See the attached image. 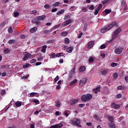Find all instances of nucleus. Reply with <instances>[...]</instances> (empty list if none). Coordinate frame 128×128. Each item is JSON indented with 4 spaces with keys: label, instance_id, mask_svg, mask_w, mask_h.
<instances>
[{
    "label": "nucleus",
    "instance_id": "nucleus-1",
    "mask_svg": "<svg viewBox=\"0 0 128 128\" xmlns=\"http://www.w3.org/2000/svg\"><path fill=\"white\" fill-rule=\"evenodd\" d=\"M92 98V95L90 94L82 95L81 97V100H82V102H84L90 100Z\"/></svg>",
    "mask_w": 128,
    "mask_h": 128
},
{
    "label": "nucleus",
    "instance_id": "nucleus-2",
    "mask_svg": "<svg viewBox=\"0 0 128 128\" xmlns=\"http://www.w3.org/2000/svg\"><path fill=\"white\" fill-rule=\"evenodd\" d=\"M72 123L73 126H76L78 128H82V125H80V120L78 118H74L72 120Z\"/></svg>",
    "mask_w": 128,
    "mask_h": 128
},
{
    "label": "nucleus",
    "instance_id": "nucleus-3",
    "mask_svg": "<svg viewBox=\"0 0 128 128\" xmlns=\"http://www.w3.org/2000/svg\"><path fill=\"white\" fill-rule=\"evenodd\" d=\"M120 32H122L121 28H118L116 30V31H114L113 32L112 36V40L116 38V36H118L120 34Z\"/></svg>",
    "mask_w": 128,
    "mask_h": 128
},
{
    "label": "nucleus",
    "instance_id": "nucleus-4",
    "mask_svg": "<svg viewBox=\"0 0 128 128\" xmlns=\"http://www.w3.org/2000/svg\"><path fill=\"white\" fill-rule=\"evenodd\" d=\"M86 82H88V78H83L82 80H80L79 85L80 86H84L86 84Z\"/></svg>",
    "mask_w": 128,
    "mask_h": 128
},
{
    "label": "nucleus",
    "instance_id": "nucleus-5",
    "mask_svg": "<svg viewBox=\"0 0 128 128\" xmlns=\"http://www.w3.org/2000/svg\"><path fill=\"white\" fill-rule=\"evenodd\" d=\"M74 22V20L72 19H68V20H66L64 21L63 23L62 24L64 26H68V24H72Z\"/></svg>",
    "mask_w": 128,
    "mask_h": 128
},
{
    "label": "nucleus",
    "instance_id": "nucleus-6",
    "mask_svg": "<svg viewBox=\"0 0 128 128\" xmlns=\"http://www.w3.org/2000/svg\"><path fill=\"white\" fill-rule=\"evenodd\" d=\"M24 56L22 58L23 62H26V60H28V58H30V56H32V54H30L28 52H25L24 54Z\"/></svg>",
    "mask_w": 128,
    "mask_h": 128
},
{
    "label": "nucleus",
    "instance_id": "nucleus-7",
    "mask_svg": "<svg viewBox=\"0 0 128 128\" xmlns=\"http://www.w3.org/2000/svg\"><path fill=\"white\" fill-rule=\"evenodd\" d=\"M116 22H113L111 24H110L108 26L105 27V28H106V30H107V32H108V30H110V28H112L114 26H116Z\"/></svg>",
    "mask_w": 128,
    "mask_h": 128
},
{
    "label": "nucleus",
    "instance_id": "nucleus-8",
    "mask_svg": "<svg viewBox=\"0 0 128 128\" xmlns=\"http://www.w3.org/2000/svg\"><path fill=\"white\" fill-rule=\"evenodd\" d=\"M116 22H113L111 24H110L108 26L105 27V28H106V30H107V32H108V30H110V28H112L114 26H116Z\"/></svg>",
    "mask_w": 128,
    "mask_h": 128
},
{
    "label": "nucleus",
    "instance_id": "nucleus-9",
    "mask_svg": "<svg viewBox=\"0 0 128 128\" xmlns=\"http://www.w3.org/2000/svg\"><path fill=\"white\" fill-rule=\"evenodd\" d=\"M124 50V48H118L115 49L114 52L116 54H120L122 52V50Z\"/></svg>",
    "mask_w": 128,
    "mask_h": 128
},
{
    "label": "nucleus",
    "instance_id": "nucleus-10",
    "mask_svg": "<svg viewBox=\"0 0 128 128\" xmlns=\"http://www.w3.org/2000/svg\"><path fill=\"white\" fill-rule=\"evenodd\" d=\"M94 42L93 40L90 41L88 44L87 48H92L94 47Z\"/></svg>",
    "mask_w": 128,
    "mask_h": 128
},
{
    "label": "nucleus",
    "instance_id": "nucleus-11",
    "mask_svg": "<svg viewBox=\"0 0 128 128\" xmlns=\"http://www.w3.org/2000/svg\"><path fill=\"white\" fill-rule=\"evenodd\" d=\"M64 124H59L54 126H51L49 128H62Z\"/></svg>",
    "mask_w": 128,
    "mask_h": 128
},
{
    "label": "nucleus",
    "instance_id": "nucleus-12",
    "mask_svg": "<svg viewBox=\"0 0 128 128\" xmlns=\"http://www.w3.org/2000/svg\"><path fill=\"white\" fill-rule=\"evenodd\" d=\"M36 18H37V20H38L39 22H40V20H44L46 18V16L42 15V16H36Z\"/></svg>",
    "mask_w": 128,
    "mask_h": 128
},
{
    "label": "nucleus",
    "instance_id": "nucleus-13",
    "mask_svg": "<svg viewBox=\"0 0 128 128\" xmlns=\"http://www.w3.org/2000/svg\"><path fill=\"white\" fill-rule=\"evenodd\" d=\"M32 24H36L37 26H38L40 24V22L38 20V18H36H36L32 19Z\"/></svg>",
    "mask_w": 128,
    "mask_h": 128
},
{
    "label": "nucleus",
    "instance_id": "nucleus-14",
    "mask_svg": "<svg viewBox=\"0 0 128 128\" xmlns=\"http://www.w3.org/2000/svg\"><path fill=\"white\" fill-rule=\"evenodd\" d=\"M101 74L102 76H106L108 74V68L102 70Z\"/></svg>",
    "mask_w": 128,
    "mask_h": 128
},
{
    "label": "nucleus",
    "instance_id": "nucleus-15",
    "mask_svg": "<svg viewBox=\"0 0 128 128\" xmlns=\"http://www.w3.org/2000/svg\"><path fill=\"white\" fill-rule=\"evenodd\" d=\"M111 106H112V108H120V105L116 104H115V103H112V104H111Z\"/></svg>",
    "mask_w": 128,
    "mask_h": 128
},
{
    "label": "nucleus",
    "instance_id": "nucleus-16",
    "mask_svg": "<svg viewBox=\"0 0 128 128\" xmlns=\"http://www.w3.org/2000/svg\"><path fill=\"white\" fill-rule=\"evenodd\" d=\"M48 48V46L46 45H44L42 46V48L41 50L43 54H44L46 52V48Z\"/></svg>",
    "mask_w": 128,
    "mask_h": 128
},
{
    "label": "nucleus",
    "instance_id": "nucleus-17",
    "mask_svg": "<svg viewBox=\"0 0 128 128\" xmlns=\"http://www.w3.org/2000/svg\"><path fill=\"white\" fill-rule=\"evenodd\" d=\"M112 12V10L110 9H106L103 12L102 14H110Z\"/></svg>",
    "mask_w": 128,
    "mask_h": 128
},
{
    "label": "nucleus",
    "instance_id": "nucleus-18",
    "mask_svg": "<svg viewBox=\"0 0 128 128\" xmlns=\"http://www.w3.org/2000/svg\"><path fill=\"white\" fill-rule=\"evenodd\" d=\"M93 92L96 94L100 92V87L96 88L93 90Z\"/></svg>",
    "mask_w": 128,
    "mask_h": 128
},
{
    "label": "nucleus",
    "instance_id": "nucleus-19",
    "mask_svg": "<svg viewBox=\"0 0 128 128\" xmlns=\"http://www.w3.org/2000/svg\"><path fill=\"white\" fill-rule=\"evenodd\" d=\"M62 54H64V52H60V53L56 54V58H60V56H62V58H66V56H64V55H62Z\"/></svg>",
    "mask_w": 128,
    "mask_h": 128
},
{
    "label": "nucleus",
    "instance_id": "nucleus-20",
    "mask_svg": "<svg viewBox=\"0 0 128 128\" xmlns=\"http://www.w3.org/2000/svg\"><path fill=\"white\" fill-rule=\"evenodd\" d=\"M84 70H86V66H81L80 68L79 72H84Z\"/></svg>",
    "mask_w": 128,
    "mask_h": 128
},
{
    "label": "nucleus",
    "instance_id": "nucleus-21",
    "mask_svg": "<svg viewBox=\"0 0 128 128\" xmlns=\"http://www.w3.org/2000/svg\"><path fill=\"white\" fill-rule=\"evenodd\" d=\"M52 32V29H50V30H46L44 31V34H50V33Z\"/></svg>",
    "mask_w": 128,
    "mask_h": 128
},
{
    "label": "nucleus",
    "instance_id": "nucleus-22",
    "mask_svg": "<svg viewBox=\"0 0 128 128\" xmlns=\"http://www.w3.org/2000/svg\"><path fill=\"white\" fill-rule=\"evenodd\" d=\"M78 102V100H71L70 102V104L71 105L74 104H76Z\"/></svg>",
    "mask_w": 128,
    "mask_h": 128
},
{
    "label": "nucleus",
    "instance_id": "nucleus-23",
    "mask_svg": "<svg viewBox=\"0 0 128 128\" xmlns=\"http://www.w3.org/2000/svg\"><path fill=\"white\" fill-rule=\"evenodd\" d=\"M64 114L66 116V118H68V116L70 114V112L68 110H66L64 112Z\"/></svg>",
    "mask_w": 128,
    "mask_h": 128
},
{
    "label": "nucleus",
    "instance_id": "nucleus-24",
    "mask_svg": "<svg viewBox=\"0 0 128 128\" xmlns=\"http://www.w3.org/2000/svg\"><path fill=\"white\" fill-rule=\"evenodd\" d=\"M36 30H38V28L34 27L30 30V32L34 33V32H36Z\"/></svg>",
    "mask_w": 128,
    "mask_h": 128
},
{
    "label": "nucleus",
    "instance_id": "nucleus-25",
    "mask_svg": "<svg viewBox=\"0 0 128 128\" xmlns=\"http://www.w3.org/2000/svg\"><path fill=\"white\" fill-rule=\"evenodd\" d=\"M74 50V48L72 47H69L66 49L67 52H72V50Z\"/></svg>",
    "mask_w": 128,
    "mask_h": 128
},
{
    "label": "nucleus",
    "instance_id": "nucleus-26",
    "mask_svg": "<svg viewBox=\"0 0 128 128\" xmlns=\"http://www.w3.org/2000/svg\"><path fill=\"white\" fill-rule=\"evenodd\" d=\"M36 14H38V10H33L30 12V14H34V16H36Z\"/></svg>",
    "mask_w": 128,
    "mask_h": 128
},
{
    "label": "nucleus",
    "instance_id": "nucleus-27",
    "mask_svg": "<svg viewBox=\"0 0 128 128\" xmlns=\"http://www.w3.org/2000/svg\"><path fill=\"white\" fill-rule=\"evenodd\" d=\"M64 43L66 44H70V39L68 38H66L64 40Z\"/></svg>",
    "mask_w": 128,
    "mask_h": 128
},
{
    "label": "nucleus",
    "instance_id": "nucleus-28",
    "mask_svg": "<svg viewBox=\"0 0 128 128\" xmlns=\"http://www.w3.org/2000/svg\"><path fill=\"white\" fill-rule=\"evenodd\" d=\"M108 121L110 122L111 124H112L114 122V117L111 116L109 117Z\"/></svg>",
    "mask_w": 128,
    "mask_h": 128
},
{
    "label": "nucleus",
    "instance_id": "nucleus-29",
    "mask_svg": "<svg viewBox=\"0 0 128 128\" xmlns=\"http://www.w3.org/2000/svg\"><path fill=\"white\" fill-rule=\"evenodd\" d=\"M16 108H18L22 106V102L18 101L16 102Z\"/></svg>",
    "mask_w": 128,
    "mask_h": 128
},
{
    "label": "nucleus",
    "instance_id": "nucleus-30",
    "mask_svg": "<svg viewBox=\"0 0 128 128\" xmlns=\"http://www.w3.org/2000/svg\"><path fill=\"white\" fill-rule=\"evenodd\" d=\"M32 102H34L36 104H40V100H38L34 99L32 100Z\"/></svg>",
    "mask_w": 128,
    "mask_h": 128
},
{
    "label": "nucleus",
    "instance_id": "nucleus-31",
    "mask_svg": "<svg viewBox=\"0 0 128 128\" xmlns=\"http://www.w3.org/2000/svg\"><path fill=\"white\" fill-rule=\"evenodd\" d=\"M4 54H10V49L8 48H6L4 50Z\"/></svg>",
    "mask_w": 128,
    "mask_h": 128
},
{
    "label": "nucleus",
    "instance_id": "nucleus-32",
    "mask_svg": "<svg viewBox=\"0 0 128 128\" xmlns=\"http://www.w3.org/2000/svg\"><path fill=\"white\" fill-rule=\"evenodd\" d=\"M76 82H78V80L75 79L70 82V86H72V84H74Z\"/></svg>",
    "mask_w": 128,
    "mask_h": 128
},
{
    "label": "nucleus",
    "instance_id": "nucleus-33",
    "mask_svg": "<svg viewBox=\"0 0 128 128\" xmlns=\"http://www.w3.org/2000/svg\"><path fill=\"white\" fill-rule=\"evenodd\" d=\"M56 106H57V108H60V100H57L56 104Z\"/></svg>",
    "mask_w": 128,
    "mask_h": 128
},
{
    "label": "nucleus",
    "instance_id": "nucleus-34",
    "mask_svg": "<svg viewBox=\"0 0 128 128\" xmlns=\"http://www.w3.org/2000/svg\"><path fill=\"white\" fill-rule=\"evenodd\" d=\"M64 12V10H62L60 11L57 12V16H60V14H62Z\"/></svg>",
    "mask_w": 128,
    "mask_h": 128
},
{
    "label": "nucleus",
    "instance_id": "nucleus-35",
    "mask_svg": "<svg viewBox=\"0 0 128 128\" xmlns=\"http://www.w3.org/2000/svg\"><path fill=\"white\" fill-rule=\"evenodd\" d=\"M44 8H46V9L50 8H52V6L48 5V4H46L44 6Z\"/></svg>",
    "mask_w": 128,
    "mask_h": 128
},
{
    "label": "nucleus",
    "instance_id": "nucleus-36",
    "mask_svg": "<svg viewBox=\"0 0 128 128\" xmlns=\"http://www.w3.org/2000/svg\"><path fill=\"white\" fill-rule=\"evenodd\" d=\"M107 32V30H106V28H102L100 30V32H102V34H104V32Z\"/></svg>",
    "mask_w": 128,
    "mask_h": 128
},
{
    "label": "nucleus",
    "instance_id": "nucleus-37",
    "mask_svg": "<svg viewBox=\"0 0 128 128\" xmlns=\"http://www.w3.org/2000/svg\"><path fill=\"white\" fill-rule=\"evenodd\" d=\"M20 16V13L18 12H14V18H18Z\"/></svg>",
    "mask_w": 128,
    "mask_h": 128
},
{
    "label": "nucleus",
    "instance_id": "nucleus-38",
    "mask_svg": "<svg viewBox=\"0 0 128 128\" xmlns=\"http://www.w3.org/2000/svg\"><path fill=\"white\" fill-rule=\"evenodd\" d=\"M66 34H68V32H62L61 33L60 36H66Z\"/></svg>",
    "mask_w": 128,
    "mask_h": 128
},
{
    "label": "nucleus",
    "instance_id": "nucleus-39",
    "mask_svg": "<svg viewBox=\"0 0 128 128\" xmlns=\"http://www.w3.org/2000/svg\"><path fill=\"white\" fill-rule=\"evenodd\" d=\"M102 4H99L96 9L98 10H102Z\"/></svg>",
    "mask_w": 128,
    "mask_h": 128
},
{
    "label": "nucleus",
    "instance_id": "nucleus-40",
    "mask_svg": "<svg viewBox=\"0 0 128 128\" xmlns=\"http://www.w3.org/2000/svg\"><path fill=\"white\" fill-rule=\"evenodd\" d=\"M15 42L16 40H10L8 42L9 44H14V42Z\"/></svg>",
    "mask_w": 128,
    "mask_h": 128
},
{
    "label": "nucleus",
    "instance_id": "nucleus-41",
    "mask_svg": "<svg viewBox=\"0 0 128 128\" xmlns=\"http://www.w3.org/2000/svg\"><path fill=\"white\" fill-rule=\"evenodd\" d=\"M60 2H58L54 4L52 6H60Z\"/></svg>",
    "mask_w": 128,
    "mask_h": 128
},
{
    "label": "nucleus",
    "instance_id": "nucleus-42",
    "mask_svg": "<svg viewBox=\"0 0 128 128\" xmlns=\"http://www.w3.org/2000/svg\"><path fill=\"white\" fill-rule=\"evenodd\" d=\"M37 60H38V62H42V60H44V57H42V56L38 57Z\"/></svg>",
    "mask_w": 128,
    "mask_h": 128
},
{
    "label": "nucleus",
    "instance_id": "nucleus-43",
    "mask_svg": "<svg viewBox=\"0 0 128 128\" xmlns=\"http://www.w3.org/2000/svg\"><path fill=\"white\" fill-rule=\"evenodd\" d=\"M82 10L83 12H88V8L84 7L82 8Z\"/></svg>",
    "mask_w": 128,
    "mask_h": 128
},
{
    "label": "nucleus",
    "instance_id": "nucleus-44",
    "mask_svg": "<svg viewBox=\"0 0 128 128\" xmlns=\"http://www.w3.org/2000/svg\"><path fill=\"white\" fill-rule=\"evenodd\" d=\"M118 66V63L112 62L111 64V66L112 68H114V66Z\"/></svg>",
    "mask_w": 128,
    "mask_h": 128
},
{
    "label": "nucleus",
    "instance_id": "nucleus-45",
    "mask_svg": "<svg viewBox=\"0 0 128 128\" xmlns=\"http://www.w3.org/2000/svg\"><path fill=\"white\" fill-rule=\"evenodd\" d=\"M8 32L9 34H12V27H10L8 29Z\"/></svg>",
    "mask_w": 128,
    "mask_h": 128
},
{
    "label": "nucleus",
    "instance_id": "nucleus-46",
    "mask_svg": "<svg viewBox=\"0 0 128 128\" xmlns=\"http://www.w3.org/2000/svg\"><path fill=\"white\" fill-rule=\"evenodd\" d=\"M113 76H114V80H116L118 78V74L117 73H114L113 74Z\"/></svg>",
    "mask_w": 128,
    "mask_h": 128
},
{
    "label": "nucleus",
    "instance_id": "nucleus-47",
    "mask_svg": "<svg viewBox=\"0 0 128 128\" xmlns=\"http://www.w3.org/2000/svg\"><path fill=\"white\" fill-rule=\"evenodd\" d=\"M110 0H104L102 1L103 4H106L108 2H109Z\"/></svg>",
    "mask_w": 128,
    "mask_h": 128
},
{
    "label": "nucleus",
    "instance_id": "nucleus-48",
    "mask_svg": "<svg viewBox=\"0 0 128 128\" xmlns=\"http://www.w3.org/2000/svg\"><path fill=\"white\" fill-rule=\"evenodd\" d=\"M106 48V44H104L101 45L100 46L101 50H104V48Z\"/></svg>",
    "mask_w": 128,
    "mask_h": 128
},
{
    "label": "nucleus",
    "instance_id": "nucleus-49",
    "mask_svg": "<svg viewBox=\"0 0 128 128\" xmlns=\"http://www.w3.org/2000/svg\"><path fill=\"white\" fill-rule=\"evenodd\" d=\"M89 10H94V5H91L89 8Z\"/></svg>",
    "mask_w": 128,
    "mask_h": 128
},
{
    "label": "nucleus",
    "instance_id": "nucleus-50",
    "mask_svg": "<svg viewBox=\"0 0 128 128\" xmlns=\"http://www.w3.org/2000/svg\"><path fill=\"white\" fill-rule=\"evenodd\" d=\"M6 22H1L0 24V26H1V28H2L4 26L5 24H6Z\"/></svg>",
    "mask_w": 128,
    "mask_h": 128
},
{
    "label": "nucleus",
    "instance_id": "nucleus-51",
    "mask_svg": "<svg viewBox=\"0 0 128 128\" xmlns=\"http://www.w3.org/2000/svg\"><path fill=\"white\" fill-rule=\"evenodd\" d=\"M98 12H100V10H98L97 8L95 9V12H94V14L95 16H96V14H98Z\"/></svg>",
    "mask_w": 128,
    "mask_h": 128
},
{
    "label": "nucleus",
    "instance_id": "nucleus-52",
    "mask_svg": "<svg viewBox=\"0 0 128 128\" xmlns=\"http://www.w3.org/2000/svg\"><path fill=\"white\" fill-rule=\"evenodd\" d=\"M60 78V76H57L54 78V80L55 82H58V79Z\"/></svg>",
    "mask_w": 128,
    "mask_h": 128
},
{
    "label": "nucleus",
    "instance_id": "nucleus-53",
    "mask_svg": "<svg viewBox=\"0 0 128 128\" xmlns=\"http://www.w3.org/2000/svg\"><path fill=\"white\" fill-rule=\"evenodd\" d=\"M126 0H122L121 2V6H126Z\"/></svg>",
    "mask_w": 128,
    "mask_h": 128
},
{
    "label": "nucleus",
    "instance_id": "nucleus-54",
    "mask_svg": "<svg viewBox=\"0 0 128 128\" xmlns=\"http://www.w3.org/2000/svg\"><path fill=\"white\" fill-rule=\"evenodd\" d=\"M36 96V93L35 92H32L30 94V98H34Z\"/></svg>",
    "mask_w": 128,
    "mask_h": 128
},
{
    "label": "nucleus",
    "instance_id": "nucleus-55",
    "mask_svg": "<svg viewBox=\"0 0 128 128\" xmlns=\"http://www.w3.org/2000/svg\"><path fill=\"white\" fill-rule=\"evenodd\" d=\"M36 62V59H32L30 61V64H34Z\"/></svg>",
    "mask_w": 128,
    "mask_h": 128
},
{
    "label": "nucleus",
    "instance_id": "nucleus-56",
    "mask_svg": "<svg viewBox=\"0 0 128 128\" xmlns=\"http://www.w3.org/2000/svg\"><path fill=\"white\" fill-rule=\"evenodd\" d=\"M94 60V58L90 57L88 60L89 62H92Z\"/></svg>",
    "mask_w": 128,
    "mask_h": 128
},
{
    "label": "nucleus",
    "instance_id": "nucleus-57",
    "mask_svg": "<svg viewBox=\"0 0 128 128\" xmlns=\"http://www.w3.org/2000/svg\"><path fill=\"white\" fill-rule=\"evenodd\" d=\"M70 16L69 15H66L65 16L64 18V20H68V18H70Z\"/></svg>",
    "mask_w": 128,
    "mask_h": 128
},
{
    "label": "nucleus",
    "instance_id": "nucleus-58",
    "mask_svg": "<svg viewBox=\"0 0 128 128\" xmlns=\"http://www.w3.org/2000/svg\"><path fill=\"white\" fill-rule=\"evenodd\" d=\"M110 128H116V124H110Z\"/></svg>",
    "mask_w": 128,
    "mask_h": 128
},
{
    "label": "nucleus",
    "instance_id": "nucleus-59",
    "mask_svg": "<svg viewBox=\"0 0 128 128\" xmlns=\"http://www.w3.org/2000/svg\"><path fill=\"white\" fill-rule=\"evenodd\" d=\"M29 66H30V64H24L23 66V68H26L28 67Z\"/></svg>",
    "mask_w": 128,
    "mask_h": 128
},
{
    "label": "nucleus",
    "instance_id": "nucleus-60",
    "mask_svg": "<svg viewBox=\"0 0 128 128\" xmlns=\"http://www.w3.org/2000/svg\"><path fill=\"white\" fill-rule=\"evenodd\" d=\"M128 10V6H125L124 9V12H126V10Z\"/></svg>",
    "mask_w": 128,
    "mask_h": 128
},
{
    "label": "nucleus",
    "instance_id": "nucleus-61",
    "mask_svg": "<svg viewBox=\"0 0 128 128\" xmlns=\"http://www.w3.org/2000/svg\"><path fill=\"white\" fill-rule=\"evenodd\" d=\"M52 42H53L52 40H49L46 41V42L47 44H52Z\"/></svg>",
    "mask_w": 128,
    "mask_h": 128
},
{
    "label": "nucleus",
    "instance_id": "nucleus-62",
    "mask_svg": "<svg viewBox=\"0 0 128 128\" xmlns=\"http://www.w3.org/2000/svg\"><path fill=\"white\" fill-rule=\"evenodd\" d=\"M116 98H122V94H118L116 96Z\"/></svg>",
    "mask_w": 128,
    "mask_h": 128
},
{
    "label": "nucleus",
    "instance_id": "nucleus-63",
    "mask_svg": "<svg viewBox=\"0 0 128 128\" xmlns=\"http://www.w3.org/2000/svg\"><path fill=\"white\" fill-rule=\"evenodd\" d=\"M51 56L52 58H56V54L54 53H52L51 54Z\"/></svg>",
    "mask_w": 128,
    "mask_h": 128
},
{
    "label": "nucleus",
    "instance_id": "nucleus-64",
    "mask_svg": "<svg viewBox=\"0 0 128 128\" xmlns=\"http://www.w3.org/2000/svg\"><path fill=\"white\" fill-rule=\"evenodd\" d=\"M124 80H125L126 82H128V76H125Z\"/></svg>",
    "mask_w": 128,
    "mask_h": 128
}]
</instances>
